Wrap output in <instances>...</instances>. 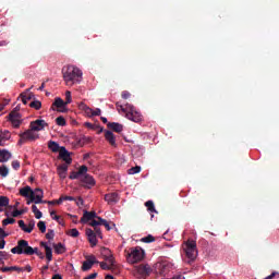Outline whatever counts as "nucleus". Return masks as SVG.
Segmentation results:
<instances>
[{"label": "nucleus", "instance_id": "f257e3e1", "mask_svg": "<svg viewBox=\"0 0 279 279\" xmlns=\"http://www.w3.org/2000/svg\"><path fill=\"white\" fill-rule=\"evenodd\" d=\"M63 80L66 86L80 84L82 82V70L75 65H68L62 69Z\"/></svg>", "mask_w": 279, "mask_h": 279}, {"label": "nucleus", "instance_id": "f03ea898", "mask_svg": "<svg viewBox=\"0 0 279 279\" xmlns=\"http://www.w3.org/2000/svg\"><path fill=\"white\" fill-rule=\"evenodd\" d=\"M183 251L186 258H189V263H193L197 258V242L187 240L183 243Z\"/></svg>", "mask_w": 279, "mask_h": 279}, {"label": "nucleus", "instance_id": "7ed1b4c3", "mask_svg": "<svg viewBox=\"0 0 279 279\" xmlns=\"http://www.w3.org/2000/svg\"><path fill=\"white\" fill-rule=\"evenodd\" d=\"M12 254H24L25 256H32L33 250L29 246V242L27 240H20L17 241V245L11 248Z\"/></svg>", "mask_w": 279, "mask_h": 279}, {"label": "nucleus", "instance_id": "20e7f679", "mask_svg": "<svg viewBox=\"0 0 279 279\" xmlns=\"http://www.w3.org/2000/svg\"><path fill=\"white\" fill-rule=\"evenodd\" d=\"M129 111L126 112V119L133 121L134 123H141L143 121V114L136 110L133 105H128Z\"/></svg>", "mask_w": 279, "mask_h": 279}, {"label": "nucleus", "instance_id": "39448f33", "mask_svg": "<svg viewBox=\"0 0 279 279\" xmlns=\"http://www.w3.org/2000/svg\"><path fill=\"white\" fill-rule=\"evenodd\" d=\"M145 252L143 248L136 246L134 248H131V253L129 254V260L133 265L136 263H141V260L144 258Z\"/></svg>", "mask_w": 279, "mask_h": 279}, {"label": "nucleus", "instance_id": "423d86ee", "mask_svg": "<svg viewBox=\"0 0 279 279\" xmlns=\"http://www.w3.org/2000/svg\"><path fill=\"white\" fill-rule=\"evenodd\" d=\"M151 274V267L149 265H143L135 267V276L136 278H147Z\"/></svg>", "mask_w": 279, "mask_h": 279}, {"label": "nucleus", "instance_id": "0eeeda50", "mask_svg": "<svg viewBox=\"0 0 279 279\" xmlns=\"http://www.w3.org/2000/svg\"><path fill=\"white\" fill-rule=\"evenodd\" d=\"M86 260L83 262L82 265V271H90L93 269L94 265H98L99 260H97V257L95 255H87Z\"/></svg>", "mask_w": 279, "mask_h": 279}, {"label": "nucleus", "instance_id": "6e6552de", "mask_svg": "<svg viewBox=\"0 0 279 279\" xmlns=\"http://www.w3.org/2000/svg\"><path fill=\"white\" fill-rule=\"evenodd\" d=\"M29 128L34 132H43L45 128H49V124L45 120H35L31 122Z\"/></svg>", "mask_w": 279, "mask_h": 279}, {"label": "nucleus", "instance_id": "1a4fd4ad", "mask_svg": "<svg viewBox=\"0 0 279 279\" xmlns=\"http://www.w3.org/2000/svg\"><path fill=\"white\" fill-rule=\"evenodd\" d=\"M8 118L9 121L12 123L13 128H21V113H19V111H11Z\"/></svg>", "mask_w": 279, "mask_h": 279}, {"label": "nucleus", "instance_id": "9d476101", "mask_svg": "<svg viewBox=\"0 0 279 279\" xmlns=\"http://www.w3.org/2000/svg\"><path fill=\"white\" fill-rule=\"evenodd\" d=\"M119 193L112 192L105 195V202L109 204V206H114L116 204H119Z\"/></svg>", "mask_w": 279, "mask_h": 279}, {"label": "nucleus", "instance_id": "9b49d317", "mask_svg": "<svg viewBox=\"0 0 279 279\" xmlns=\"http://www.w3.org/2000/svg\"><path fill=\"white\" fill-rule=\"evenodd\" d=\"M97 213L95 211H84L83 217L81 218V223H88V221H97Z\"/></svg>", "mask_w": 279, "mask_h": 279}, {"label": "nucleus", "instance_id": "f8f14e48", "mask_svg": "<svg viewBox=\"0 0 279 279\" xmlns=\"http://www.w3.org/2000/svg\"><path fill=\"white\" fill-rule=\"evenodd\" d=\"M82 186L85 189H93L95 186V179L90 174H85L81 178Z\"/></svg>", "mask_w": 279, "mask_h": 279}, {"label": "nucleus", "instance_id": "ddd939ff", "mask_svg": "<svg viewBox=\"0 0 279 279\" xmlns=\"http://www.w3.org/2000/svg\"><path fill=\"white\" fill-rule=\"evenodd\" d=\"M59 158L61 160L65 161V165H71V162H73V159L71 158V153H69V150H66L65 147H61L59 150Z\"/></svg>", "mask_w": 279, "mask_h": 279}, {"label": "nucleus", "instance_id": "4468645a", "mask_svg": "<svg viewBox=\"0 0 279 279\" xmlns=\"http://www.w3.org/2000/svg\"><path fill=\"white\" fill-rule=\"evenodd\" d=\"M102 256L105 260L109 264V267H114V256L112 255L109 248H102Z\"/></svg>", "mask_w": 279, "mask_h": 279}, {"label": "nucleus", "instance_id": "2eb2a0df", "mask_svg": "<svg viewBox=\"0 0 279 279\" xmlns=\"http://www.w3.org/2000/svg\"><path fill=\"white\" fill-rule=\"evenodd\" d=\"M89 226H104L106 230H111L112 228L110 227V223L101 217H97V220H92L89 222Z\"/></svg>", "mask_w": 279, "mask_h": 279}, {"label": "nucleus", "instance_id": "dca6fc26", "mask_svg": "<svg viewBox=\"0 0 279 279\" xmlns=\"http://www.w3.org/2000/svg\"><path fill=\"white\" fill-rule=\"evenodd\" d=\"M85 233L92 247H95L97 245V234H95V231L93 229H86Z\"/></svg>", "mask_w": 279, "mask_h": 279}, {"label": "nucleus", "instance_id": "f3484780", "mask_svg": "<svg viewBox=\"0 0 279 279\" xmlns=\"http://www.w3.org/2000/svg\"><path fill=\"white\" fill-rule=\"evenodd\" d=\"M20 195L22 197H28L29 199H34V192L32 191V187L29 185L20 189Z\"/></svg>", "mask_w": 279, "mask_h": 279}, {"label": "nucleus", "instance_id": "a211bd4d", "mask_svg": "<svg viewBox=\"0 0 279 279\" xmlns=\"http://www.w3.org/2000/svg\"><path fill=\"white\" fill-rule=\"evenodd\" d=\"M20 136H23L26 141H36L38 138V135L34 133V130L28 129L23 133H20Z\"/></svg>", "mask_w": 279, "mask_h": 279}, {"label": "nucleus", "instance_id": "6ab92c4d", "mask_svg": "<svg viewBox=\"0 0 279 279\" xmlns=\"http://www.w3.org/2000/svg\"><path fill=\"white\" fill-rule=\"evenodd\" d=\"M105 138L109 142L111 147H117V138L114 137V133H112L111 131H106Z\"/></svg>", "mask_w": 279, "mask_h": 279}, {"label": "nucleus", "instance_id": "aec40b11", "mask_svg": "<svg viewBox=\"0 0 279 279\" xmlns=\"http://www.w3.org/2000/svg\"><path fill=\"white\" fill-rule=\"evenodd\" d=\"M57 171L61 180H64V178H66V172L69 171V165L66 163L60 165L57 168Z\"/></svg>", "mask_w": 279, "mask_h": 279}, {"label": "nucleus", "instance_id": "412c9836", "mask_svg": "<svg viewBox=\"0 0 279 279\" xmlns=\"http://www.w3.org/2000/svg\"><path fill=\"white\" fill-rule=\"evenodd\" d=\"M109 130H112L113 132H117L118 134H121L123 132V124L117 123V122H109L107 124Z\"/></svg>", "mask_w": 279, "mask_h": 279}, {"label": "nucleus", "instance_id": "4be33fe9", "mask_svg": "<svg viewBox=\"0 0 279 279\" xmlns=\"http://www.w3.org/2000/svg\"><path fill=\"white\" fill-rule=\"evenodd\" d=\"M12 158V153H10L8 149H1L0 150V162H8Z\"/></svg>", "mask_w": 279, "mask_h": 279}, {"label": "nucleus", "instance_id": "5701e85b", "mask_svg": "<svg viewBox=\"0 0 279 279\" xmlns=\"http://www.w3.org/2000/svg\"><path fill=\"white\" fill-rule=\"evenodd\" d=\"M0 271H2L3 274H8V271H17V274H21V271H25V269L19 266H10V267L7 266V267L0 268Z\"/></svg>", "mask_w": 279, "mask_h": 279}, {"label": "nucleus", "instance_id": "b1692460", "mask_svg": "<svg viewBox=\"0 0 279 279\" xmlns=\"http://www.w3.org/2000/svg\"><path fill=\"white\" fill-rule=\"evenodd\" d=\"M48 148L50 149V151H53L54 154H57V151L60 153V149H62V147H60V144L53 141H50L48 143Z\"/></svg>", "mask_w": 279, "mask_h": 279}, {"label": "nucleus", "instance_id": "393cba45", "mask_svg": "<svg viewBox=\"0 0 279 279\" xmlns=\"http://www.w3.org/2000/svg\"><path fill=\"white\" fill-rule=\"evenodd\" d=\"M32 202H34V204H47V201H43V196L41 195H36L34 193V199L31 198V201H27V205L32 204Z\"/></svg>", "mask_w": 279, "mask_h": 279}, {"label": "nucleus", "instance_id": "a878e982", "mask_svg": "<svg viewBox=\"0 0 279 279\" xmlns=\"http://www.w3.org/2000/svg\"><path fill=\"white\" fill-rule=\"evenodd\" d=\"M10 205V198L8 196H0V213H3V208Z\"/></svg>", "mask_w": 279, "mask_h": 279}, {"label": "nucleus", "instance_id": "bb28decb", "mask_svg": "<svg viewBox=\"0 0 279 279\" xmlns=\"http://www.w3.org/2000/svg\"><path fill=\"white\" fill-rule=\"evenodd\" d=\"M56 254H64L66 252V246L62 243L53 244Z\"/></svg>", "mask_w": 279, "mask_h": 279}, {"label": "nucleus", "instance_id": "cd10ccee", "mask_svg": "<svg viewBox=\"0 0 279 279\" xmlns=\"http://www.w3.org/2000/svg\"><path fill=\"white\" fill-rule=\"evenodd\" d=\"M11 136L12 135L10 134V131H8V130L1 131L0 143H3L4 141H10Z\"/></svg>", "mask_w": 279, "mask_h": 279}, {"label": "nucleus", "instance_id": "c85d7f7f", "mask_svg": "<svg viewBox=\"0 0 279 279\" xmlns=\"http://www.w3.org/2000/svg\"><path fill=\"white\" fill-rule=\"evenodd\" d=\"M32 97H34V95H32V94H27V93L21 94V99H22V102L24 104V106H27V102L31 101Z\"/></svg>", "mask_w": 279, "mask_h": 279}, {"label": "nucleus", "instance_id": "c756f323", "mask_svg": "<svg viewBox=\"0 0 279 279\" xmlns=\"http://www.w3.org/2000/svg\"><path fill=\"white\" fill-rule=\"evenodd\" d=\"M45 251L48 263H51V260H53V251L51 250V246H46Z\"/></svg>", "mask_w": 279, "mask_h": 279}, {"label": "nucleus", "instance_id": "7c9ffc66", "mask_svg": "<svg viewBox=\"0 0 279 279\" xmlns=\"http://www.w3.org/2000/svg\"><path fill=\"white\" fill-rule=\"evenodd\" d=\"M52 106H54L56 108H64V106H66V102H64L62 98H56Z\"/></svg>", "mask_w": 279, "mask_h": 279}, {"label": "nucleus", "instance_id": "2f4dec72", "mask_svg": "<svg viewBox=\"0 0 279 279\" xmlns=\"http://www.w3.org/2000/svg\"><path fill=\"white\" fill-rule=\"evenodd\" d=\"M35 227H36V222L34 220H31L28 223V227H26V229H24V232H26L27 234H32Z\"/></svg>", "mask_w": 279, "mask_h": 279}, {"label": "nucleus", "instance_id": "473e14b6", "mask_svg": "<svg viewBox=\"0 0 279 279\" xmlns=\"http://www.w3.org/2000/svg\"><path fill=\"white\" fill-rule=\"evenodd\" d=\"M145 206H146V208H147V210H148L149 213H157V211H156V207L154 206V202H153V201H147V202L145 203Z\"/></svg>", "mask_w": 279, "mask_h": 279}, {"label": "nucleus", "instance_id": "72a5a7b5", "mask_svg": "<svg viewBox=\"0 0 279 279\" xmlns=\"http://www.w3.org/2000/svg\"><path fill=\"white\" fill-rule=\"evenodd\" d=\"M29 107L35 110H40V108H43V102H40V100H34L29 104Z\"/></svg>", "mask_w": 279, "mask_h": 279}, {"label": "nucleus", "instance_id": "f704fd0d", "mask_svg": "<svg viewBox=\"0 0 279 279\" xmlns=\"http://www.w3.org/2000/svg\"><path fill=\"white\" fill-rule=\"evenodd\" d=\"M62 202H75V197L73 196H61L59 199H58V205L62 204Z\"/></svg>", "mask_w": 279, "mask_h": 279}, {"label": "nucleus", "instance_id": "c9c22d12", "mask_svg": "<svg viewBox=\"0 0 279 279\" xmlns=\"http://www.w3.org/2000/svg\"><path fill=\"white\" fill-rule=\"evenodd\" d=\"M129 175H135V173H141V166L132 167L128 170Z\"/></svg>", "mask_w": 279, "mask_h": 279}, {"label": "nucleus", "instance_id": "e433bc0d", "mask_svg": "<svg viewBox=\"0 0 279 279\" xmlns=\"http://www.w3.org/2000/svg\"><path fill=\"white\" fill-rule=\"evenodd\" d=\"M142 243H154L156 241V238L154 235L148 234L147 236H144L141 239Z\"/></svg>", "mask_w": 279, "mask_h": 279}, {"label": "nucleus", "instance_id": "4c0bfd02", "mask_svg": "<svg viewBox=\"0 0 279 279\" xmlns=\"http://www.w3.org/2000/svg\"><path fill=\"white\" fill-rule=\"evenodd\" d=\"M9 173H10V170L8 169L7 166L0 167V175H1V178H8Z\"/></svg>", "mask_w": 279, "mask_h": 279}, {"label": "nucleus", "instance_id": "58836bf2", "mask_svg": "<svg viewBox=\"0 0 279 279\" xmlns=\"http://www.w3.org/2000/svg\"><path fill=\"white\" fill-rule=\"evenodd\" d=\"M8 252L5 251H0V265H5V262L3 260H8Z\"/></svg>", "mask_w": 279, "mask_h": 279}, {"label": "nucleus", "instance_id": "ea45409f", "mask_svg": "<svg viewBox=\"0 0 279 279\" xmlns=\"http://www.w3.org/2000/svg\"><path fill=\"white\" fill-rule=\"evenodd\" d=\"M68 235L69 236H73V239H77V236H80V231L74 228L68 231Z\"/></svg>", "mask_w": 279, "mask_h": 279}, {"label": "nucleus", "instance_id": "a19ab883", "mask_svg": "<svg viewBox=\"0 0 279 279\" xmlns=\"http://www.w3.org/2000/svg\"><path fill=\"white\" fill-rule=\"evenodd\" d=\"M56 123L57 125L64 128V125H66V120L64 119V117L60 116L56 119Z\"/></svg>", "mask_w": 279, "mask_h": 279}, {"label": "nucleus", "instance_id": "79ce46f5", "mask_svg": "<svg viewBox=\"0 0 279 279\" xmlns=\"http://www.w3.org/2000/svg\"><path fill=\"white\" fill-rule=\"evenodd\" d=\"M37 228L39 229V231L45 234V232H47V225L45 223V221H39L37 223Z\"/></svg>", "mask_w": 279, "mask_h": 279}, {"label": "nucleus", "instance_id": "37998d69", "mask_svg": "<svg viewBox=\"0 0 279 279\" xmlns=\"http://www.w3.org/2000/svg\"><path fill=\"white\" fill-rule=\"evenodd\" d=\"M54 236H56V232L52 229H48V232L46 233V239L48 241H53Z\"/></svg>", "mask_w": 279, "mask_h": 279}, {"label": "nucleus", "instance_id": "c03bdc74", "mask_svg": "<svg viewBox=\"0 0 279 279\" xmlns=\"http://www.w3.org/2000/svg\"><path fill=\"white\" fill-rule=\"evenodd\" d=\"M10 223H16V219L5 218L4 220H2V226H10Z\"/></svg>", "mask_w": 279, "mask_h": 279}, {"label": "nucleus", "instance_id": "a18cd8bd", "mask_svg": "<svg viewBox=\"0 0 279 279\" xmlns=\"http://www.w3.org/2000/svg\"><path fill=\"white\" fill-rule=\"evenodd\" d=\"M73 101L72 97H71V92L66 90L65 92V106H69V104H71Z\"/></svg>", "mask_w": 279, "mask_h": 279}, {"label": "nucleus", "instance_id": "49530a36", "mask_svg": "<svg viewBox=\"0 0 279 279\" xmlns=\"http://www.w3.org/2000/svg\"><path fill=\"white\" fill-rule=\"evenodd\" d=\"M88 172V167L86 166H81L78 169V175H87L86 173Z\"/></svg>", "mask_w": 279, "mask_h": 279}, {"label": "nucleus", "instance_id": "de8ad7c7", "mask_svg": "<svg viewBox=\"0 0 279 279\" xmlns=\"http://www.w3.org/2000/svg\"><path fill=\"white\" fill-rule=\"evenodd\" d=\"M92 228H94L93 232L96 234V236L101 239V229L99 228V226H92Z\"/></svg>", "mask_w": 279, "mask_h": 279}, {"label": "nucleus", "instance_id": "09e8293b", "mask_svg": "<svg viewBox=\"0 0 279 279\" xmlns=\"http://www.w3.org/2000/svg\"><path fill=\"white\" fill-rule=\"evenodd\" d=\"M11 166L15 171H19V169H21V162L19 160H13Z\"/></svg>", "mask_w": 279, "mask_h": 279}, {"label": "nucleus", "instance_id": "8fccbe9b", "mask_svg": "<svg viewBox=\"0 0 279 279\" xmlns=\"http://www.w3.org/2000/svg\"><path fill=\"white\" fill-rule=\"evenodd\" d=\"M99 265H100V268L104 270L112 269V267L110 265H108V263H106V262H100Z\"/></svg>", "mask_w": 279, "mask_h": 279}, {"label": "nucleus", "instance_id": "3c124183", "mask_svg": "<svg viewBox=\"0 0 279 279\" xmlns=\"http://www.w3.org/2000/svg\"><path fill=\"white\" fill-rule=\"evenodd\" d=\"M78 179H80V172L72 171L70 174V180H78Z\"/></svg>", "mask_w": 279, "mask_h": 279}, {"label": "nucleus", "instance_id": "603ef678", "mask_svg": "<svg viewBox=\"0 0 279 279\" xmlns=\"http://www.w3.org/2000/svg\"><path fill=\"white\" fill-rule=\"evenodd\" d=\"M50 217H52L54 221H58V223H62V220H60V216L56 215V211H51Z\"/></svg>", "mask_w": 279, "mask_h": 279}, {"label": "nucleus", "instance_id": "864d4df0", "mask_svg": "<svg viewBox=\"0 0 279 279\" xmlns=\"http://www.w3.org/2000/svg\"><path fill=\"white\" fill-rule=\"evenodd\" d=\"M167 274V267L165 265L159 266V275L165 276Z\"/></svg>", "mask_w": 279, "mask_h": 279}, {"label": "nucleus", "instance_id": "5fc2aeb1", "mask_svg": "<svg viewBox=\"0 0 279 279\" xmlns=\"http://www.w3.org/2000/svg\"><path fill=\"white\" fill-rule=\"evenodd\" d=\"M121 97L122 99H130V97H132V94H130V92L128 90H124L122 92Z\"/></svg>", "mask_w": 279, "mask_h": 279}, {"label": "nucleus", "instance_id": "6e6d98bb", "mask_svg": "<svg viewBox=\"0 0 279 279\" xmlns=\"http://www.w3.org/2000/svg\"><path fill=\"white\" fill-rule=\"evenodd\" d=\"M23 215V210L14 209L12 213V217H21Z\"/></svg>", "mask_w": 279, "mask_h": 279}, {"label": "nucleus", "instance_id": "4d7b16f0", "mask_svg": "<svg viewBox=\"0 0 279 279\" xmlns=\"http://www.w3.org/2000/svg\"><path fill=\"white\" fill-rule=\"evenodd\" d=\"M19 227L25 232V230L27 229V226H25V221L23 220H19Z\"/></svg>", "mask_w": 279, "mask_h": 279}, {"label": "nucleus", "instance_id": "13d9d810", "mask_svg": "<svg viewBox=\"0 0 279 279\" xmlns=\"http://www.w3.org/2000/svg\"><path fill=\"white\" fill-rule=\"evenodd\" d=\"M78 108L80 110H83V112H85V110H88V106L84 102L78 104Z\"/></svg>", "mask_w": 279, "mask_h": 279}, {"label": "nucleus", "instance_id": "bf43d9fd", "mask_svg": "<svg viewBox=\"0 0 279 279\" xmlns=\"http://www.w3.org/2000/svg\"><path fill=\"white\" fill-rule=\"evenodd\" d=\"M35 195H41V197H44V192L40 187L35 189V191H33Z\"/></svg>", "mask_w": 279, "mask_h": 279}, {"label": "nucleus", "instance_id": "052dcab7", "mask_svg": "<svg viewBox=\"0 0 279 279\" xmlns=\"http://www.w3.org/2000/svg\"><path fill=\"white\" fill-rule=\"evenodd\" d=\"M5 236H9L7 232L2 228H0V239H5Z\"/></svg>", "mask_w": 279, "mask_h": 279}, {"label": "nucleus", "instance_id": "680f3d73", "mask_svg": "<svg viewBox=\"0 0 279 279\" xmlns=\"http://www.w3.org/2000/svg\"><path fill=\"white\" fill-rule=\"evenodd\" d=\"M68 217H70V219H72L73 223H77V216L68 214Z\"/></svg>", "mask_w": 279, "mask_h": 279}, {"label": "nucleus", "instance_id": "e2e57ef3", "mask_svg": "<svg viewBox=\"0 0 279 279\" xmlns=\"http://www.w3.org/2000/svg\"><path fill=\"white\" fill-rule=\"evenodd\" d=\"M101 116V109L97 108L95 111H93V117H99Z\"/></svg>", "mask_w": 279, "mask_h": 279}, {"label": "nucleus", "instance_id": "0e129e2a", "mask_svg": "<svg viewBox=\"0 0 279 279\" xmlns=\"http://www.w3.org/2000/svg\"><path fill=\"white\" fill-rule=\"evenodd\" d=\"M34 215L37 219H43V211L41 210L36 211Z\"/></svg>", "mask_w": 279, "mask_h": 279}, {"label": "nucleus", "instance_id": "69168bd1", "mask_svg": "<svg viewBox=\"0 0 279 279\" xmlns=\"http://www.w3.org/2000/svg\"><path fill=\"white\" fill-rule=\"evenodd\" d=\"M85 113L87 114V117H93V109L88 107L87 110H85Z\"/></svg>", "mask_w": 279, "mask_h": 279}, {"label": "nucleus", "instance_id": "338daca9", "mask_svg": "<svg viewBox=\"0 0 279 279\" xmlns=\"http://www.w3.org/2000/svg\"><path fill=\"white\" fill-rule=\"evenodd\" d=\"M275 276H278V271L271 272L269 276H267L268 279H274Z\"/></svg>", "mask_w": 279, "mask_h": 279}, {"label": "nucleus", "instance_id": "774afa93", "mask_svg": "<svg viewBox=\"0 0 279 279\" xmlns=\"http://www.w3.org/2000/svg\"><path fill=\"white\" fill-rule=\"evenodd\" d=\"M51 279H62V275L56 274V275L52 276Z\"/></svg>", "mask_w": 279, "mask_h": 279}]
</instances>
